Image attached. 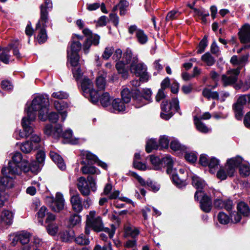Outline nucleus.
<instances>
[{
  "label": "nucleus",
  "mask_w": 250,
  "mask_h": 250,
  "mask_svg": "<svg viewBox=\"0 0 250 250\" xmlns=\"http://www.w3.org/2000/svg\"><path fill=\"white\" fill-rule=\"evenodd\" d=\"M103 106L106 107L110 104L111 97L108 92L103 93L100 97L99 93V99Z\"/></svg>",
  "instance_id": "30"
},
{
  "label": "nucleus",
  "mask_w": 250,
  "mask_h": 250,
  "mask_svg": "<svg viewBox=\"0 0 250 250\" xmlns=\"http://www.w3.org/2000/svg\"><path fill=\"white\" fill-rule=\"evenodd\" d=\"M164 161L167 165V173H171L173 170L175 169H173L172 168V165L173 163V160L171 156L167 155L164 158Z\"/></svg>",
  "instance_id": "49"
},
{
  "label": "nucleus",
  "mask_w": 250,
  "mask_h": 250,
  "mask_svg": "<svg viewBox=\"0 0 250 250\" xmlns=\"http://www.w3.org/2000/svg\"><path fill=\"white\" fill-rule=\"evenodd\" d=\"M128 32L130 34H135L137 41L141 44H145L148 41V37L141 29L138 28L135 25L128 27Z\"/></svg>",
  "instance_id": "14"
},
{
  "label": "nucleus",
  "mask_w": 250,
  "mask_h": 250,
  "mask_svg": "<svg viewBox=\"0 0 250 250\" xmlns=\"http://www.w3.org/2000/svg\"><path fill=\"white\" fill-rule=\"evenodd\" d=\"M81 170L83 173L84 174H94L99 173L98 172V170L97 168L93 166H85L82 167Z\"/></svg>",
  "instance_id": "47"
},
{
  "label": "nucleus",
  "mask_w": 250,
  "mask_h": 250,
  "mask_svg": "<svg viewBox=\"0 0 250 250\" xmlns=\"http://www.w3.org/2000/svg\"><path fill=\"white\" fill-rule=\"evenodd\" d=\"M46 202L52 210L55 212H60L64 209V200L63 195L60 192L56 194L55 198L53 197H47Z\"/></svg>",
  "instance_id": "7"
},
{
  "label": "nucleus",
  "mask_w": 250,
  "mask_h": 250,
  "mask_svg": "<svg viewBox=\"0 0 250 250\" xmlns=\"http://www.w3.org/2000/svg\"><path fill=\"white\" fill-rule=\"evenodd\" d=\"M125 232L126 236H130L135 238L139 233V230L133 227H126L125 229Z\"/></svg>",
  "instance_id": "38"
},
{
  "label": "nucleus",
  "mask_w": 250,
  "mask_h": 250,
  "mask_svg": "<svg viewBox=\"0 0 250 250\" xmlns=\"http://www.w3.org/2000/svg\"><path fill=\"white\" fill-rule=\"evenodd\" d=\"M135 96L133 97L135 101L136 107H140L143 105L147 104L146 101L150 102L151 98V91L149 89H144L142 91V94L141 95L138 90H134Z\"/></svg>",
  "instance_id": "11"
},
{
  "label": "nucleus",
  "mask_w": 250,
  "mask_h": 250,
  "mask_svg": "<svg viewBox=\"0 0 250 250\" xmlns=\"http://www.w3.org/2000/svg\"><path fill=\"white\" fill-rule=\"evenodd\" d=\"M126 104L122 99L117 98L113 101L112 106L115 112H122L125 111Z\"/></svg>",
  "instance_id": "27"
},
{
  "label": "nucleus",
  "mask_w": 250,
  "mask_h": 250,
  "mask_svg": "<svg viewBox=\"0 0 250 250\" xmlns=\"http://www.w3.org/2000/svg\"><path fill=\"white\" fill-rule=\"evenodd\" d=\"M61 136L68 140V141L72 144H77L78 143V140H73L72 139V131L71 130H66L63 133H62V132L61 137Z\"/></svg>",
  "instance_id": "40"
},
{
  "label": "nucleus",
  "mask_w": 250,
  "mask_h": 250,
  "mask_svg": "<svg viewBox=\"0 0 250 250\" xmlns=\"http://www.w3.org/2000/svg\"><path fill=\"white\" fill-rule=\"evenodd\" d=\"M23 160L22 154L19 152H15L12 156V161L8 163L6 167L8 172L12 174H20L21 173L20 165Z\"/></svg>",
  "instance_id": "9"
},
{
  "label": "nucleus",
  "mask_w": 250,
  "mask_h": 250,
  "mask_svg": "<svg viewBox=\"0 0 250 250\" xmlns=\"http://www.w3.org/2000/svg\"><path fill=\"white\" fill-rule=\"evenodd\" d=\"M161 109L162 112L161 113L162 118L165 120H168L172 116V112L170 105H168L167 102H163L161 104Z\"/></svg>",
  "instance_id": "22"
},
{
  "label": "nucleus",
  "mask_w": 250,
  "mask_h": 250,
  "mask_svg": "<svg viewBox=\"0 0 250 250\" xmlns=\"http://www.w3.org/2000/svg\"><path fill=\"white\" fill-rule=\"evenodd\" d=\"M19 44V41L16 40L13 42L8 45V47H9V48H10V50L11 49H13V55L15 56L18 59H20L21 57L18 48Z\"/></svg>",
  "instance_id": "36"
},
{
  "label": "nucleus",
  "mask_w": 250,
  "mask_h": 250,
  "mask_svg": "<svg viewBox=\"0 0 250 250\" xmlns=\"http://www.w3.org/2000/svg\"><path fill=\"white\" fill-rule=\"evenodd\" d=\"M131 58V51L129 50H126L123 54L122 60H119L116 64V67L118 73L121 75L122 77L124 79H126L128 78V72L125 68V65L130 62Z\"/></svg>",
  "instance_id": "6"
},
{
  "label": "nucleus",
  "mask_w": 250,
  "mask_h": 250,
  "mask_svg": "<svg viewBox=\"0 0 250 250\" xmlns=\"http://www.w3.org/2000/svg\"><path fill=\"white\" fill-rule=\"evenodd\" d=\"M81 221V219L80 216L76 214L72 215L69 219L70 223L72 226H75L79 224Z\"/></svg>",
  "instance_id": "64"
},
{
  "label": "nucleus",
  "mask_w": 250,
  "mask_h": 250,
  "mask_svg": "<svg viewBox=\"0 0 250 250\" xmlns=\"http://www.w3.org/2000/svg\"><path fill=\"white\" fill-rule=\"evenodd\" d=\"M60 238L62 241L68 242L71 240V236L70 232L67 231L62 232L60 234Z\"/></svg>",
  "instance_id": "61"
},
{
  "label": "nucleus",
  "mask_w": 250,
  "mask_h": 250,
  "mask_svg": "<svg viewBox=\"0 0 250 250\" xmlns=\"http://www.w3.org/2000/svg\"><path fill=\"white\" fill-rule=\"evenodd\" d=\"M158 146H159L155 140L151 139L146 142V150L147 153H150L153 149H157Z\"/></svg>",
  "instance_id": "43"
},
{
  "label": "nucleus",
  "mask_w": 250,
  "mask_h": 250,
  "mask_svg": "<svg viewBox=\"0 0 250 250\" xmlns=\"http://www.w3.org/2000/svg\"><path fill=\"white\" fill-rule=\"evenodd\" d=\"M113 250L112 247L111 242H108L107 244H104L103 247H101L99 245H96L93 250Z\"/></svg>",
  "instance_id": "62"
},
{
  "label": "nucleus",
  "mask_w": 250,
  "mask_h": 250,
  "mask_svg": "<svg viewBox=\"0 0 250 250\" xmlns=\"http://www.w3.org/2000/svg\"><path fill=\"white\" fill-rule=\"evenodd\" d=\"M168 174L171 175L172 181L177 187L182 188L186 185V180L182 178H179L178 175L175 173V170H173L171 173Z\"/></svg>",
  "instance_id": "28"
},
{
  "label": "nucleus",
  "mask_w": 250,
  "mask_h": 250,
  "mask_svg": "<svg viewBox=\"0 0 250 250\" xmlns=\"http://www.w3.org/2000/svg\"><path fill=\"white\" fill-rule=\"evenodd\" d=\"M3 177L0 179V187L2 189L12 188L14 186L13 179L17 174H12L8 172L7 168L4 167L1 170Z\"/></svg>",
  "instance_id": "13"
},
{
  "label": "nucleus",
  "mask_w": 250,
  "mask_h": 250,
  "mask_svg": "<svg viewBox=\"0 0 250 250\" xmlns=\"http://www.w3.org/2000/svg\"><path fill=\"white\" fill-rule=\"evenodd\" d=\"M202 93L203 96L208 99H218L219 97V94L217 92L212 91L208 88L204 89Z\"/></svg>",
  "instance_id": "42"
},
{
  "label": "nucleus",
  "mask_w": 250,
  "mask_h": 250,
  "mask_svg": "<svg viewBox=\"0 0 250 250\" xmlns=\"http://www.w3.org/2000/svg\"><path fill=\"white\" fill-rule=\"evenodd\" d=\"M95 211H90L86 217V224L95 231H101L104 229V223L100 216H96Z\"/></svg>",
  "instance_id": "8"
},
{
  "label": "nucleus",
  "mask_w": 250,
  "mask_h": 250,
  "mask_svg": "<svg viewBox=\"0 0 250 250\" xmlns=\"http://www.w3.org/2000/svg\"><path fill=\"white\" fill-rule=\"evenodd\" d=\"M218 220L220 224L226 225L229 222V217L224 212H220L217 216Z\"/></svg>",
  "instance_id": "50"
},
{
  "label": "nucleus",
  "mask_w": 250,
  "mask_h": 250,
  "mask_svg": "<svg viewBox=\"0 0 250 250\" xmlns=\"http://www.w3.org/2000/svg\"><path fill=\"white\" fill-rule=\"evenodd\" d=\"M199 197H202L201 201H200V207L202 210H203L204 212H208L211 210V202L210 199L205 195L203 193L202 196H200Z\"/></svg>",
  "instance_id": "21"
},
{
  "label": "nucleus",
  "mask_w": 250,
  "mask_h": 250,
  "mask_svg": "<svg viewBox=\"0 0 250 250\" xmlns=\"http://www.w3.org/2000/svg\"><path fill=\"white\" fill-rule=\"evenodd\" d=\"M169 140L168 136L163 135L160 137L159 139V146L163 148H167L168 146Z\"/></svg>",
  "instance_id": "54"
},
{
  "label": "nucleus",
  "mask_w": 250,
  "mask_h": 250,
  "mask_svg": "<svg viewBox=\"0 0 250 250\" xmlns=\"http://www.w3.org/2000/svg\"><path fill=\"white\" fill-rule=\"evenodd\" d=\"M54 106L61 114L62 121H64L67 116V114L66 111L65 110H63L64 107V104H62L60 103L59 101H55L54 102Z\"/></svg>",
  "instance_id": "31"
},
{
  "label": "nucleus",
  "mask_w": 250,
  "mask_h": 250,
  "mask_svg": "<svg viewBox=\"0 0 250 250\" xmlns=\"http://www.w3.org/2000/svg\"><path fill=\"white\" fill-rule=\"evenodd\" d=\"M50 157L61 169L64 170L65 168L63 160L58 154L54 151H50Z\"/></svg>",
  "instance_id": "24"
},
{
  "label": "nucleus",
  "mask_w": 250,
  "mask_h": 250,
  "mask_svg": "<svg viewBox=\"0 0 250 250\" xmlns=\"http://www.w3.org/2000/svg\"><path fill=\"white\" fill-rule=\"evenodd\" d=\"M68 58L71 66L75 67L78 66L80 59L78 54L70 53V51H68Z\"/></svg>",
  "instance_id": "34"
},
{
  "label": "nucleus",
  "mask_w": 250,
  "mask_h": 250,
  "mask_svg": "<svg viewBox=\"0 0 250 250\" xmlns=\"http://www.w3.org/2000/svg\"><path fill=\"white\" fill-rule=\"evenodd\" d=\"M62 131V126L60 125H57L53 128L51 125H46L44 129V132L47 136H51L54 138H58L61 136Z\"/></svg>",
  "instance_id": "16"
},
{
  "label": "nucleus",
  "mask_w": 250,
  "mask_h": 250,
  "mask_svg": "<svg viewBox=\"0 0 250 250\" xmlns=\"http://www.w3.org/2000/svg\"><path fill=\"white\" fill-rule=\"evenodd\" d=\"M82 155L83 157H85L86 159L88 161V162L89 163L92 164L97 162V157L89 151H83L82 152Z\"/></svg>",
  "instance_id": "45"
},
{
  "label": "nucleus",
  "mask_w": 250,
  "mask_h": 250,
  "mask_svg": "<svg viewBox=\"0 0 250 250\" xmlns=\"http://www.w3.org/2000/svg\"><path fill=\"white\" fill-rule=\"evenodd\" d=\"M52 8V4L50 0H46L40 6V19L36 25L37 29L41 28L37 37V40L40 43H44L47 40V36L45 27L48 21V10Z\"/></svg>",
  "instance_id": "2"
},
{
  "label": "nucleus",
  "mask_w": 250,
  "mask_h": 250,
  "mask_svg": "<svg viewBox=\"0 0 250 250\" xmlns=\"http://www.w3.org/2000/svg\"><path fill=\"white\" fill-rule=\"evenodd\" d=\"M71 203L73 210L77 213H79L83 210L82 199L79 194L73 195L71 197Z\"/></svg>",
  "instance_id": "19"
},
{
  "label": "nucleus",
  "mask_w": 250,
  "mask_h": 250,
  "mask_svg": "<svg viewBox=\"0 0 250 250\" xmlns=\"http://www.w3.org/2000/svg\"><path fill=\"white\" fill-rule=\"evenodd\" d=\"M81 43L79 42H73L70 46V48L68 49L67 51H69L70 53L78 54L81 49Z\"/></svg>",
  "instance_id": "48"
},
{
  "label": "nucleus",
  "mask_w": 250,
  "mask_h": 250,
  "mask_svg": "<svg viewBox=\"0 0 250 250\" xmlns=\"http://www.w3.org/2000/svg\"><path fill=\"white\" fill-rule=\"evenodd\" d=\"M20 167L21 171H23L24 172H27L29 171L31 168L30 164L26 160H23L22 162L20 165Z\"/></svg>",
  "instance_id": "63"
},
{
  "label": "nucleus",
  "mask_w": 250,
  "mask_h": 250,
  "mask_svg": "<svg viewBox=\"0 0 250 250\" xmlns=\"http://www.w3.org/2000/svg\"><path fill=\"white\" fill-rule=\"evenodd\" d=\"M134 94V96H132V93L130 91L129 89L126 87H125L123 89L121 92V99L125 103L127 104L130 102L131 97H132L133 98L135 96V93Z\"/></svg>",
  "instance_id": "33"
},
{
  "label": "nucleus",
  "mask_w": 250,
  "mask_h": 250,
  "mask_svg": "<svg viewBox=\"0 0 250 250\" xmlns=\"http://www.w3.org/2000/svg\"><path fill=\"white\" fill-rule=\"evenodd\" d=\"M170 148L174 151H185L186 149L184 146L182 145L179 142L174 139L171 141L170 144Z\"/></svg>",
  "instance_id": "39"
},
{
  "label": "nucleus",
  "mask_w": 250,
  "mask_h": 250,
  "mask_svg": "<svg viewBox=\"0 0 250 250\" xmlns=\"http://www.w3.org/2000/svg\"><path fill=\"white\" fill-rule=\"evenodd\" d=\"M130 70L131 73L136 76L140 77V81L146 82L149 79V76L146 72V66L142 63H138V58L136 56H132L131 53Z\"/></svg>",
  "instance_id": "5"
},
{
  "label": "nucleus",
  "mask_w": 250,
  "mask_h": 250,
  "mask_svg": "<svg viewBox=\"0 0 250 250\" xmlns=\"http://www.w3.org/2000/svg\"><path fill=\"white\" fill-rule=\"evenodd\" d=\"M114 50V48L112 46L106 47L102 55L103 58L105 60L109 59L113 54Z\"/></svg>",
  "instance_id": "60"
},
{
  "label": "nucleus",
  "mask_w": 250,
  "mask_h": 250,
  "mask_svg": "<svg viewBox=\"0 0 250 250\" xmlns=\"http://www.w3.org/2000/svg\"><path fill=\"white\" fill-rule=\"evenodd\" d=\"M76 242L79 245H88L89 243L88 238L83 234H80L75 239Z\"/></svg>",
  "instance_id": "51"
},
{
  "label": "nucleus",
  "mask_w": 250,
  "mask_h": 250,
  "mask_svg": "<svg viewBox=\"0 0 250 250\" xmlns=\"http://www.w3.org/2000/svg\"><path fill=\"white\" fill-rule=\"evenodd\" d=\"M194 123L197 129L203 133H207L209 131V129L201 121L197 118H194Z\"/></svg>",
  "instance_id": "37"
},
{
  "label": "nucleus",
  "mask_w": 250,
  "mask_h": 250,
  "mask_svg": "<svg viewBox=\"0 0 250 250\" xmlns=\"http://www.w3.org/2000/svg\"><path fill=\"white\" fill-rule=\"evenodd\" d=\"M234 87L236 89H241L243 92L248 90L250 88V79H247L244 83L240 82L239 83L235 84Z\"/></svg>",
  "instance_id": "35"
},
{
  "label": "nucleus",
  "mask_w": 250,
  "mask_h": 250,
  "mask_svg": "<svg viewBox=\"0 0 250 250\" xmlns=\"http://www.w3.org/2000/svg\"><path fill=\"white\" fill-rule=\"evenodd\" d=\"M112 186L110 184H107L104 189L102 194L107 195L109 199H114L117 198L119 195V191L118 190L110 192L112 189Z\"/></svg>",
  "instance_id": "26"
},
{
  "label": "nucleus",
  "mask_w": 250,
  "mask_h": 250,
  "mask_svg": "<svg viewBox=\"0 0 250 250\" xmlns=\"http://www.w3.org/2000/svg\"><path fill=\"white\" fill-rule=\"evenodd\" d=\"M13 214L9 210H4L2 212L0 218V224H4L6 225H11L13 221Z\"/></svg>",
  "instance_id": "23"
},
{
  "label": "nucleus",
  "mask_w": 250,
  "mask_h": 250,
  "mask_svg": "<svg viewBox=\"0 0 250 250\" xmlns=\"http://www.w3.org/2000/svg\"><path fill=\"white\" fill-rule=\"evenodd\" d=\"M10 48L6 47L0 48V61L5 64L9 63L10 61Z\"/></svg>",
  "instance_id": "25"
},
{
  "label": "nucleus",
  "mask_w": 250,
  "mask_h": 250,
  "mask_svg": "<svg viewBox=\"0 0 250 250\" xmlns=\"http://www.w3.org/2000/svg\"><path fill=\"white\" fill-rule=\"evenodd\" d=\"M238 211L244 216H248L250 214V209L247 204L240 202L237 205Z\"/></svg>",
  "instance_id": "32"
},
{
  "label": "nucleus",
  "mask_w": 250,
  "mask_h": 250,
  "mask_svg": "<svg viewBox=\"0 0 250 250\" xmlns=\"http://www.w3.org/2000/svg\"><path fill=\"white\" fill-rule=\"evenodd\" d=\"M81 85L83 96L93 104L98 103L99 91L94 89L93 83L91 80L86 77H83L81 81Z\"/></svg>",
  "instance_id": "4"
},
{
  "label": "nucleus",
  "mask_w": 250,
  "mask_h": 250,
  "mask_svg": "<svg viewBox=\"0 0 250 250\" xmlns=\"http://www.w3.org/2000/svg\"><path fill=\"white\" fill-rule=\"evenodd\" d=\"M201 60L208 66L212 65L215 62L214 58L209 53H206L203 55Z\"/></svg>",
  "instance_id": "46"
},
{
  "label": "nucleus",
  "mask_w": 250,
  "mask_h": 250,
  "mask_svg": "<svg viewBox=\"0 0 250 250\" xmlns=\"http://www.w3.org/2000/svg\"><path fill=\"white\" fill-rule=\"evenodd\" d=\"M250 104V94H245L240 96L237 102L233 106L235 117L238 120H241L243 117V106Z\"/></svg>",
  "instance_id": "10"
},
{
  "label": "nucleus",
  "mask_w": 250,
  "mask_h": 250,
  "mask_svg": "<svg viewBox=\"0 0 250 250\" xmlns=\"http://www.w3.org/2000/svg\"><path fill=\"white\" fill-rule=\"evenodd\" d=\"M77 187L81 193L84 196H88L90 194V190L88 186V180L83 177L78 179Z\"/></svg>",
  "instance_id": "17"
},
{
  "label": "nucleus",
  "mask_w": 250,
  "mask_h": 250,
  "mask_svg": "<svg viewBox=\"0 0 250 250\" xmlns=\"http://www.w3.org/2000/svg\"><path fill=\"white\" fill-rule=\"evenodd\" d=\"M242 162V158L236 157L229 159L224 167L221 168L217 173V177L220 180H225L227 176H233L235 168Z\"/></svg>",
  "instance_id": "3"
},
{
  "label": "nucleus",
  "mask_w": 250,
  "mask_h": 250,
  "mask_svg": "<svg viewBox=\"0 0 250 250\" xmlns=\"http://www.w3.org/2000/svg\"><path fill=\"white\" fill-rule=\"evenodd\" d=\"M243 160L242 159V161ZM240 166V173L243 176H247L250 174V167L249 164L243 163L242 162L238 165Z\"/></svg>",
  "instance_id": "41"
},
{
  "label": "nucleus",
  "mask_w": 250,
  "mask_h": 250,
  "mask_svg": "<svg viewBox=\"0 0 250 250\" xmlns=\"http://www.w3.org/2000/svg\"><path fill=\"white\" fill-rule=\"evenodd\" d=\"M239 38L242 43H246L250 42V25L244 24L238 32Z\"/></svg>",
  "instance_id": "18"
},
{
  "label": "nucleus",
  "mask_w": 250,
  "mask_h": 250,
  "mask_svg": "<svg viewBox=\"0 0 250 250\" xmlns=\"http://www.w3.org/2000/svg\"><path fill=\"white\" fill-rule=\"evenodd\" d=\"M43 244L42 240L37 236H35L33 238V240L31 241L30 244L29 246H34L35 248H40Z\"/></svg>",
  "instance_id": "58"
},
{
  "label": "nucleus",
  "mask_w": 250,
  "mask_h": 250,
  "mask_svg": "<svg viewBox=\"0 0 250 250\" xmlns=\"http://www.w3.org/2000/svg\"><path fill=\"white\" fill-rule=\"evenodd\" d=\"M74 78L77 81L82 80L83 78V73L79 67H76L72 70Z\"/></svg>",
  "instance_id": "55"
},
{
  "label": "nucleus",
  "mask_w": 250,
  "mask_h": 250,
  "mask_svg": "<svg viewBox=\"0 0 250 250\" xmlns=\"http://www.w3.org/2000/svg\"><path fill=\"white\" fill-rule=\"evenodd\" d=\"M20 149L24 153H29L32 150L36 149V146H34L33 144L29 141H27L21 144Z\"/></svg>",
  "instance_id": "29"
},
{
  "label": "nucleus",
  "mask_w": 250,
  "mask_h": 250,
  "mask_svg": "<svg viewBox=\"0 0 250 250\" xmlns=\"http://www.w3.org/2000/svg\"><path fill=\"white\" fill-rule=\"evenodd\" d=\"M106 76V72L104 70L101 71L99 72L98 76L97 77L96 80V86L99 89V91L104 89L106 85L105 78Z\"/></svg>",
  "instance_id": "20"
},
{
  "label": "nucleus",
  "mask_w": 250,
  "mask_h": 250,
  "mask_svg": "<svg viewBox=\"0 0 250 250\" xmlns=\"http://www.w3.org/2000/svg\"><path fill=\"white\" fill-rule=\"evenodd\" d=\"M208 45L207 38L205 36L203 39L200 42L198 49L197 50L198 53H201L204 51L205 48Z\"/></svg>",
  "instance_id": "56"
},
{
  "label": "nucleus",
  "mask_w": 250,
  "mask_h": 250,
  "mask_svg": "<svg viewBox=\"0 0 250 250\" xmlns=\"http://www.w3.org/2000/svg\"><path fill=\"white\" fill-rule=\"evenodd\" d=\"M48 104V95H38L33 99L31 105L27 109V117H23L21 122L23 129L27 137L32 134L34 132L31 122L35 120L37 112H38L39 118L41 120L44 121L46 120V106Z\"/></svg>",
  "instance_id": "1"
},
{
  "label": "nucleus",
  "mask_w": 250,
  "mask_h": 250,
  "mask_svg": "<svg viewBox=\"0 0 250 250\" xmlns=\"http://www.w3.org/2000/svg\"><path fill=\"white\" fill-rule=\"evenodd\" d=\"M192 183L193 186L197 189L195 192L194 198L196 200L199 199V195L202 196V190L206 187V184L204 180L196 175L192 177Z\"/></svg>",
  "instance_id": "15"
},
{
  "label": "nucleus",
  "mask_w": 250,
  "mask_h": 250,
  "mask_svg": "<svg viewBox=\"0 0 250 250\" xmlns=\"http://www.w3.org/2000/svg\"><path fill=\"white\" fill-rule=\"evenodd\" d=\"M19 240L24 245L28 244L30 240V234L27 232H22L18 234Z\"/></svg>",
  "instance_id": "44"
},
{
  "label": "nucleus",
  "mask_w": 250,
  "mask_h": 250,
  "mask_svg": "<svg viewBox=\"0 0 250 250\" xmlns=\"http://www.w3.org/2000/svg\"><path fill=\"white\" fill-rule=\"evenodd\" d=\"M45 153L42 151H39L37 154L36 159L37 162H36V167L39 168L40 165H41L44 161Z\"/></svg>",
  "instance_id": "52"
},
{
  "label": "nucleus",
  "mask_w": 250,
  "mask_h": 250,
  "mask_svg": "<svg viewBox=\"0 0 250 250\" xmlns=\"http://www.w3.org/2000/svg\"><path fill=\"white\" fill-rule=\"evenodd\" d=\"M219 165V161L214 157L211 158L209 159L208 166L210 168V172L211 173H214L213 171V168H218Z\"/></svg>",
  "instance_id": "53"
},
{
  "label": "nucleus",
  "mask_w": 250,
  "mask_h": 250,
  "mask_svg": "<svg viewBox=\"0 0 250 250\" xmlns=\"http://www.w3.org/2000/svg\"><path fill=\"white\" fill-rule=\"evenodd\" d=\"M46 229L49 234L54 235L58 231V226L56 224H49L47 226Z\"/></svg>",
  "instance_id": "57"
},
{
  "label": "nucleus",
  "mask_w": 250,
  "mask_h": 250,
  "mask_svg": "<svg viewBox=\"0 0 250 250\" xmlns=\"http://www.w3.org/2000/svg\"><path fill=\"white\" fill-rule=\"evenodd\" d=\"M52 97L58 99H67L68 95L65 92L60 91L53 93Z\"/></svg>",
  "instance_id": "59"
},
{
  "label": "nucleus",
  "mask_w": 250,
  "mask_h": 250,
  "mask_svg": "<svg viewBox=\"0 0 250 250\" xmlns=\"http://www.w3.org/2000/svg\"><path fill=\"white\" fill-rule=\"evenodd\" d=\"M240 68L231 69L228 71L227 73L222 76V82L224 86H228L234 84L238 79L240 73Z\"/></svg>",
  "instance_id": "12"
}]
</instances>
